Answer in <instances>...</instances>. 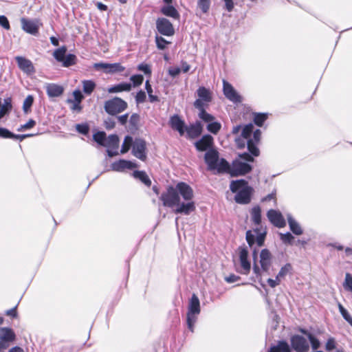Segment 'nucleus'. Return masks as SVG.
I'll use <instances>...</instances> for the list:
<instances>
[{
  "label": "nucleus",
  "mask_w": 352,
  "mask_h": 352,
  "mask_svg": "<svg viewBox=\"0 0 352 352\" xmlns=\"http://www.w3.org/2000/svg\"><path fill=\"white\" fill-rule=\"evenodd\" d=\"M0 25L6 30H9L10 28L8 19L3 15L0 16Z\"/></svg>",
  "instance_id": "63"
},
{
  "label": "nucleus",
  "mask_w": 352,
  "mask_h": 352,
  "mask_svg": "<svg viewBox=\"0 0 352 352\" xmlns=\"http://www.w3.org/2000/svg\"><path fill=\"white\" fill-rule=\"evenodd\" d=\"M291 344L292 348L297 352H307L309 349L307 340L299 335H295L292 337Z\"/></svg>",
  "instance_id": "11"
},
{
  "label": "nucleus",
  "mask_w": 352,
  "mask_h": 352,
  "mask_svg": "<svg viewBox=\"0 0 352 352\" xmlns=\"http://www.w3.org/2000/svg\"><path fill=\"white\" fill-rule=\"evenodd\" d=\"M133 175L135 178L139 179L142 183H144L147 186H151V182L145 172L135 170L133 172Z\"/></svg>",
  "instance_id": "31"
},
{
  "label": "nucleus",
  "mask_w": 352,
  "mask_h": 352,
  "mask_svg": "<svg viewBox=\"0 0 352 352\" xmlns=\"http://www.w3.org/2000/svg\"><path fill=\"white\" fill-rule=\"evenodd\" d=\"M12 108L10 99L8 98V99L5 100L4 104L1 105V103L0 104V111L7 114L10 110Z\"/></svg>",
  "instance_id": "52"
},
{
  "label": "nucleus",
  "mask_w": 352,
  "mask_h": 352,
  "mask_svg": "<svg viewBox=\"0 0 352 352\" xmlns=\"http://www.w3.org/2000/svg\"><path fill=\"white\" fill-rule=\"evenodd\" d=\"M208 169L214 173H224L229 168V163L223 158H220L219 152L214 149L206 151L204 156Z\"/></svg>",
  "instance_id": "3"
},
{
  "label": "nucleus",
  "mask_w": 352,
  "mask_h": 352,
  "mask_svg": "<svg viewBox=\"0 0 352 352\" xmlns=\"http://www.w3.org/2000/svg\"><path fill=\"white\" fill-rule=\"evenodd\" d=\"M146 93L144 91L140 90L137 93L135 96V102L137 104L143 103L146 101Z\"/></svg>",
  "instance_id": "54"
},
{
  "label": "nucleus",
  "mask_w": 352,
  "mask_h": 352,
  "mask_svg": "<svg viewBox=\"0 0 352 352\" xmlns=\"http://www.w3.org/2000/svg\"><path fill=\"white\" fill-rule=\"evenodd\" d=\"M133 145V138L131 136H126L122 145L121 153H126Z\"/></svg>",
  "instance_id": "40"
},
{
  "label": "nucleus",
  "mask_w": 352,
  "mask_h": 352,
  "mask_svg": "<svg viewBox=\"0 0 352 352\" xmlns=\"http://www.w3.org/2000/svg\"><path fill=\"white\" fill-rule=\"evenodd\" d=\"M35 124L36 122L34 120L31 119L25 124L21 125L20 127L18 129V131H22L24 130L32 129L35 126Z\"/></svg>",
  "instance_id": "55"
},
{
  "label": "nucleus",
  "mask_w": 352,
  "mask_h": 352,
  "mask_svg": "<svg viewBox=\"0 0 352 352\" xmlns=\"http://www.w3.org/2000/svg\"><path fill=\"white\" fill-rule=\"evenodd\" d=\"M221 128V124L218 122H210L207 126V129L210 133L217 134Z\"/></svg>",
  "instance_id": "41"
},
{
  "label": "nucleus",
  "mask_w": 352,
  "mask_h": 352,
  "mask_svg": "<svg viewBox=\"0 0 352 352\" xmlns=\"http://www.w3.org/2000/svg\"><path fill=\"white\" fill-rule=\"evenodd\" d=\"M145 89L148 95V99L151 102H155L159 101V98L157 96L153 95V89L149 82V80H146L145 82Z\"/></svg>",
  "instance_id": "38"
},
{
  "label": "nucleus",
  "mask_w": 352,
  "mask_h": 352,
  "mask_svg": "<svg viewBox=\"0 0 352 352\" xmlns=\"http://www.w3.org/2000/svg\"><path fill=\"white\" fill-rule=\"evenodd\" d=\"M181 68L178 67H172L168 68V74L172 78H175L176 76H177L181 73Z\"/></svg>",
  "instance_id": "57"
},
{
  "label": "nucleus",
  "mask_w": 352,
  "mask_h": 352,
  "mask_svg": "<svg viewBox=\"0 0 352 352\" xmlns=\"http://www.w3.org/2000/svg\"><path fill=\"white\" fill-rule=\"evenodd\" d=\"M254 232H256L257 234L256 238V242L258 246H262L263 245V243L265 241V232H264L263 233H258L259 230L258 228H256L254 230Z\"/></svg>",
  "instance_id": "51"
},
{
  "label": "nucleus",
  "mask_w": 352,
  "mask_h": 352,
  "mask_svg": "<svg viewBox=\"0 0 352 352\" xmlns=\"http://www.w3.org/2000/svg\"><path fill=\"white\" fill-rule=\"evenodd\" d=\"M125 69L120 63H109L108 74L122 72Z\"/></svg>",
  "instance_id": "36"
},
{
  "label": "nucleus",
  "mask_w": 352,
  "mask_h": 352,
  "mask_svg": "<svg viewBox=\"0 0 352 352\" xmlns=\"http://www.w3.org/2000/svg\"><path fill=\"white\" fill-rule=\"evenodd\" d=\"M197 5L204 13H206L210 6V0H198Z\"/></svg>",
  "instance_id": "47"
},
{
  "label": "nucleus",
  "mask_w": 352,
  "mask_h": 352,
  "mask_svg": "<svg viewBox=\"0 0 352 352\" xmlns=\"http://www.w3.org/2000/svg\"><path fill=\"white\" fill-rule=\"evenodd\" d=\"M74 101H76L78 102H81L83 99V96L80 90H75L73 92Z\"/></svg>",
  "instance_id": "64"
},
{
  "label": "nucleus",
  "mask_w": 352,
  "mask_h": 352,
  "mask_svg": "<svg viewBox=\"0 0 352 352\" xmlns=\"http://www.w3.org/2000/svg\"><path fill=\"white\" fill-rule=\"evenodd\" d=\"M67 102L72 104L71 109L72 111H80L81 110L80 102L74 101L72 99H68Z\"/></svg>",
  "instance_id": "60"
},
{
  "label": "nucleus",
  "mask_w": 352,
  "mask_h": 352,
  "mask_svg": "<svg viewBox=\"0 0 352 352\" xmlns=\"http://www.w3.org/2000/svg\"><path fill=\"white\" fill-rule=\"evenodd\" d=\"M261 132L259 129H256L254 133L252 138L248 140V148L250 153L254 156L259 155V150L256 146L261 138Z\"/></svg>",
  "instance_id": "15"
},
{
  "label": "nucleus",
  "mask_w": 352,
  "mask_h": 352,
  "mask_svg": "<svg viewBox=\"0 0 352 352\" xmlns=\"http://www.w3.org/2000/svg\"><path fill=\"white\" fill-rule=\"evenodd\" d=\"M292 270V265L289 263L285 264L281 267L279 272L277 274V278L281 280L285 276Z\"/></svg>",
  "instance_id": "39"
},
{
  "label": "nucleus",
  "mask_w": 352,
  "mask_h": 352,
  "mask_svg": "<svg viewBox=\"0 0 352 352\" xmlns=\"http://www.w3.org/2000/svg\"><path fill=\"white\" fill-rule=\"evenodd\" d=\"M22 29L27 33L36 36L38 34L39 28L42 23L39 19H29L22 18L21 19Z\"/></svg>",
  "instance_id": "7"
},
{
  "label": "nucleus",
  "mask_w": 352,
  "mask_h": 352,
  "mask_svg": "<svg viewBox=\"0 0 352 352\" xmlns=\"http://www.w3.org/2000/svg\"><path fill=\"white\" fill-rule=\"evenodd\" d=\"M76 131L83 135H87L89 131V126L87 124H78L76 126Z\"/></svg>",
  "instance_id": "53"
},
{
  "label": "nucleus",
  "mask_w": 352,
  "mask_h": 352,
  "mask_svg": "<svg viewBox=\"0 0 352 352\" xmlns=\"http://www.w3.org/2000/svg\"><path fill=\"white\" fill-rule=\"evenodd\" d=\"M230 190L235 192L234 200L240 204H247L251 201L253 188L248 185L245 179L232 181L230 185Z\"/></svg>",
  "instance_id": "2"
},
{
  "label": "nucleus",
  "mask_w": 352,
  "mask_h": 352,
  "mask_svg": "<svg viewBox=\"0 0 352 352\" xmlns=\"http://www.w3.org/2000/svg\"><path fill=\"white\" fill-rule=\"evenodd\" d=\"M267 118V113H257L254 116V121L257 126H261Z\"/></svg>",
  "instance_id": "44"
},
{
  "label": "nucleus",
  "mask_w": 352,
  "mask_h": 352,
  "mask_svg": "<svg viewBox=\"0 0 352 352\" xmlns=\"http://www.w3.org/2000/svg\"><path fill=\"white\" fill-rule=\"evenodd\" d=\"M339 311L342 317L352 326V317L344 307L340 304H338Z\"/></svg>",
  "instance_id": "43"
},
{
  "label": "nucleus",
  "mask_w": 352,
  "mask_h": 352,
  "mask_svg": "<svg viewBox=\"0 0 352 352\" xmlns=\"http://www.w3.org/2000/svg\"><path fill=\"white\" fill-rule=\"evenodd\" d=\"M155 43L157 48L160 50H164L166 47V45L170 43V42L167 41L163 37L158 36L155 37Z\"/></svg>",
  "instance_id": "46"
},
{
  "label": "nucleus",
  "mask_w": 352,
  "mask_h": 352,
  "mask_svg": "<svg viewBox=\"0 0 352 352\" xmlns=\"http://www.w3.org/2000/svg\"><path fill=\"white\" fill-rule=\"evenodd\" d=\"M66 52H67L66 47L62 46L61 47L56 50L54 52L53 56L57 61L61 63L63 60V59L65 58Z\"/></svg>",
  "instance_id": "34"
},
{
  "label": "nucleus",
  "mask_w": 352,
  "mask_h": 352,
  "mask_svg": "<svg viewBox=\"0 0 352 352\" xmlns=\"http://www.w3.org/2000/svg\"><path fill=\"white\" fill-rule=\"evenodd\" d=\"M171 128L174 130L177 131L180 135H183L185 132L184 129V122L177 115L173 116L169 121Z\"/></svg>",
  "instance_id": "21"
},
{
  "label": "nucleus",
  "mask_w": 352,
  "mask_h": 352,
  "mask_svg": "<svg viewBox=\"0 0 352 352\" xmlns=\"http://www.w3.org/2000/svg\"><path fill=\"white\" fill-rule=\"evenodd\" d=\"M94 140L101 146H104L105 141L107 139L106 133L103 131H98L94 134Z\"/></svg>",
  "instance_id": "37"
},
{
  "label": "nucleus",
  "mask_w": 352,
  "mask_h": 352,
  "mask_svg": "<svg viewBox=\"0 0 352 352\" xmlns=\"http://www.w3.org/2000/svg\"><path fill=\"white\" fill-rule=\"evenodd\" d=\"M12 133L8 129L0 127V138L4 139H11Z\"/></svg>",
  "instance_id": "56"
},
{
  "label": "nucleus",
  "mask_w": 352,
  "mask_h": 352,
  "mask_svg": "<svg viewBox=\"0 0 352 352\" xmlns=\"http://www.w3.org/2000/svg\"><path fill=\"white\" fill-rule=\"evenodd\" d=\"M156 28L157 31L162 35L170 36L175 34L173 24L166 18L157 19L156 21Z\"/></svg>",
  "instance_id": "9"
},
{
  "label": "nucleus",
  "mask_w": 352,
  "mask_h": 352,
  "mask_svg": "<svg viewBox=\"0 0 352 352\" xmlns=\"http://www.w3.org/2000/svg\"><path fill=\"white\" fill-rule=\"evenodd\" d=\"M138 69L140 71L143 72L146 75H151V69L150 68V66L147 64L141 63L138 66Z\"/></svg>",
  "instance_id": "58"
},
{
  "label": "nucleus",
  "mask_w": 352,
  "mask_h": 352,
  "mask_svg": "<svg viewBox=\"0 0 352 352\" xmlns=\"http://www.w3.org/2000/svg\"><path fill=\"white\" fill-rule=\"evenodd\" d=\"M76 56L74 54H69L65 55V58L61 62L63 66L65 67H68L69 66L74 65L76 64Z\"/></svg>",
  "instance_id": "35"
},
{
  "label": "nucleus",
  "mask_w": 352,
  "mask_h": 352,
  "mask_svg": "<svg viewBox=\"0 0 352 352\" xmlns=\"http://www.w3.org/2000/svg\"><path fill=\"white\" fill-rule=\"evenodd\" d=\"M119 145V138L117 135H110L107 138L104 146L107 147L108 155L113 157L118 154L117 151L113 152V149H118Z\"/></svg>",
  "instance_id": "17"
},
{
  "label": "nucleus",
  "mask_w": 352,
  "mask_h": 352,
  "mask_svg": "<svg viewBox=\"0 0 352 352\" xmlns=\"http://www.w3.org/2000/svg\"><path fill=\"white\" fill-rule=\"evenodd\" d=\"M246 241L250 247L254 243L255 236L251 230H248L246 232Z\"/></svg>",
  "instance_id": "59"
},
{
  "label": "nucleus",
  "mask_w": 352,
  "mask_h": 352,
  "mask_svg": "<svg viewBox=\"0 0 352 352\" xmlns=\"http://www.w3.org/2000/svg\"><path fill=\"white\" fill-rule=\"evenodd\" d=\"M132 85L129 82H121L108 88V92L110 94L118 93L122 91H129L131 90Z\"/></svg>",
  "instance_id": "27"
},
{
  "label": "nucleus",
  "mask_w": 352,
  "mask_h": 352,
  "mask_svg": "<svg viewBox=\"0 0 352 352\" xmlns=\"http://www.w3.org/2000/svg\"><path fill=\"white\" fill-rule=\"evenodd\" d=\"M94 67L97 70L104 69L106 73H108L109 63H97L94 65Z\"/></svg>",
  "instance_id": "62"
},
{
  "label": "nucleus",
  "mask_w": 352,
  "mask_h": 352,
  "mask_svg": "<svg viewBox=\"0 0 352 352\" xmlns=\"http://www.w3.org/2000/svg\"><path fill=\"white\" fill-rule=\"evenodd\" d=\"M130 80L133 82V87H138L142 83L144 77L141 74L133 75L131 76Z\"/></svg>",
  "instance_id": "48"
},
{
  "label": "nucleus",
  "mask_w": 352,
  "mask_h": 352,
  "mask_svg": "<svg viewBox=\"0 0 352 352\" xmlns=\"http://www.w3.org/2000/svg\"><path fill=\"white\" fill-rule=\"evenodd\" d=\"M212 144L213 138L210 135H205L199 141L195 142V147L198 151H208Z\"/></svg>",
  "instance_id": "18"
},
{
  "label": "nucleus",
  "mask_w": 352,
  "mask_h": 352,
  "mask_svg": "<svg viewBox=\"0 0 352 352\" xmlns=\"http://www.w3.org/2000/svg\"><path fill=\"white\" fill-rule=\"evenodd\" d=\"M239 260L241 263V266L242 267V270L241 271V273L243 274H248L251 265L250 261L248 260V251L245 248H239Z\"/></svg>",
  "instance_id": "16"
},
{
  "label": "nucleus",
  "mask_w": 352,
  "mask_h": 352,
  "mask_svg": "<svg viewBox=\"0 0 352 352\" xmlns=\"http://www.w3.org/2000/svg\"><path fill=\"white\" fill-rule=\"evenodd\" d=\"M200 302L198 297L194 294L189 301L187 312V324L188 329L192 332L194 324L197 321V316L200 314Z\"/></svg>",
  "instance_id": "5"
},
{
  "label": "nucleus",
  "mask_w": 352,
  "mask_h": 352,
  "mask_svg": "<svg viewBox=\"0 0 352 352\" xmlns=\"http://www.w3.org/2000/svg\"><path fill=\"white\" fill-rule=\"evenodd\" d=\"M239 158L234 160L231 165L229 164V168L226 172L230 174L232 176L243 175L252 170V166L244 161L253 162V157L248 153H244L239 155Z\"/></svg>",
  "instance_id": "4"
},
{
  "label": "nucleus",
  "mask_w": 352,
  "mask_h": 352,
  "mask_svg": "<svg viewBox=\"0 0 352 352\" xmlns=\"http://www.w3.org/2000/svg\"><path fill=\"white\" fill-rule=\"evenodd\" d=\"M16 338L14 331L8 327L0 328V340L6 342H13Z\"/></svg>",
  "instance_id": "24"
},
{
  "label": "nucleus",
  "mask_w": 352,
  "mask_h": 352,
  "mask_svg": "<svg viewBox=\"0 0 352 352\" xmlns=\"http://www.w3.org/2000/svg\"><path fill=\"white\" fill-rule=\"evenodd\" d=\"M223 91L225 96L234 103L242 101L241 96L236 92L232 85L226 80H223Z\"/></svg>",
  "instance_id": "10"
},
{
  "label": "nucleus",
  "mask_w": 352,
  "mask_h": 352,
  "mask_svg": "<svg viewBox=\"0 0 352 352\" xmlns=\"http://www.w3.org/2000/svg\"><path fill=\"white\" fill-rule=\"evenodd\" d=\"M199 97L194 102V106L197 109H201L211 101V92L204 87H200L197 91Z\"/></svg>",
  "instance_id": "8"
},
{
  "label": "nucleus",
  "mask_w": 352,
  "mask_h": 352,
  "mask_svg": "<svg viewBox=\"0 0 352 352\" xmlns=\"http://www.w3.org/2000/svg\"><path fill=\"white\" fill-rule=\"evenodd\" d=\"M300 331L303 334L306 335L307 337L309 338V342L311 344V347L314 350H316L320 347V343L319 340L316 337H314L311 333H309L305 329H300Z\"/></svg>",
  "instance_id": "32"
},
{
  "label": "nucleus",
  "mask_w": 352,
  "mask_h": 352,
  "mask_svg": "<svg viewBox=\"0 0 352 352\" xmlns=\"http://www.w3.org/2000/svg\"><path fill=\"white\" fill-rule=\"evenodd\" d=\"M188 135L191 138L198 137L202 132V125L199 122L190 125L186 129Z\"/></svg>",
  "instance_id": "26"
},
{
  "label": "nucleus",
  "mask_w": 352,
  "mask_h": 352,
  "mask_svg": "<svg viewBox=\"0 0 352 352\" xmlns=\"http://www.w3.org/2000/svg\"><path fill=\"white\" fill-rule=\"evenodd\" d=\"M34 98L32 95H28L23 101V109L25 113H28L33 104Z\"/></svg>",
  "instance_id": "42"
},
{
  "label": "nucleus",
  "mask_w": 352,
  "mask_h": 352,
  "mask_svg": "<svg viewBox=\"0 0 352 352\" xmlns=\"http://www.w3.org/2000/svg\"><path fill=\"white\" fill-rule=\"evenodd\" d=\"M15 60L19 69L28 75H31L35 72L34 67L32 61L23 56H16Z\"/></svg>",
  "instance_id": "13"
},
{
  "label": "nucleus",
  "mask_w": 352,
  "mask_h": 352,
  "mask_svg": "<svg viewBox=\"0 0 352 352\" xmlns=\"http://www.w3.org/2000/svg\"><path fill=\"white\" fill-rule=\"evenodd\" d=\"M83 92L87 95H90L96 88V83L91 80H85L82 81Z\"/></svg>",
  "instance_id": "30"
},
{
  "label": "nucleus",
  "mask_w": 352,
  "mask_h": 352,
  "mask_svg": "<svg viewBox=\"0 0 352 352\" xmlns=\"http://www.w3.org/2000/svg\"><path fill=\"white\" fill-rule=\"evenodd\" d=\"M145 150V141L141 139H136L134 142H133L132 153L134 156L142 161H144L146 158Z\"/></svg>",
  "instance_id": "12"
},
{
  "label": "nucleus",
  "mask_w": 352,
  "mask_h": 352,
  "mask_svg": "<svg viewBox=\"0 0 352 352\" xmlns=\"http://www.w3.org/2000/svg\"><path fill=\"white\" fill-rule=\"evenodd\" d=\"M136 168V164L131 161L120 160L111 164V168L115 171H123L125 169H133Z\"/></svg>",
  "instance_id": "19"
},
{
  "label": "nucleus",
  "mask_w": 352,
  "mask_h": 352,
  "mask_svg": "<svg viewBox=\"0 0 352 352\" xmlns=\"http://www.w3.org/2000/svg\"><path fill=\"white\" fill-rule=\"evenodd\" d=\"M343 287L346 290L352 292V276L349 273H346L345 275Z\"/></svg>",
  "instance_id": "45"
},
{
  "label": "nucleus",
  "mask_w": 352,
  "mask_h": 352,
  "mask_svg": "<svg viewBox=\"0 0 352 352\" xmlns=\"http://www.w3.org/2000/svg\"><path fill=\"white\" fill-rule=\"evenodd\" d=\"M104 108L109 115H116L127 108V103L120 98H113L104 102Z\"/></svg>",
  "instance_id": "6"
},
{
  "label": "nucleus",
  "mask_w": 352,
  "mask_h": 352,
  "mask_svg": "<svg viewBox=\"0 0 352 352\" xmlns=\"http://www.w3.org/2000/svg\"><path fill=\"white\" fill-rule=\"evenodd\" d=\"M270 221L278 228H283L286 225L285 219L282 214L275 210H270L267 214Z\"/></svg>",
  "instance_id": "14"
},
{
  "label": "nucleus",
  "mask_w": 352,
  "mask_h": 352,
  "mask_svg": "<svg viewBox=\"0 0 352 352\" xmlns=\"http://www.w3.org/2000/svg\"><path fill=\"white\" fill-rule=\"evenodd\" d=\"M199 112V118L202 120L204 122H207V123H210V122H212L214 120V117L213 116H212L211 114L207 113L205 109H204V107H202L201 109H198Z\"/></svg>",
  "instance_id": "33"
},
{
  "label": "nucleus",
  "mask_w": 352,
  "mask_h": 352,
  "mask_svg": "<svg viewBox=\"0 0 352 352\" xmlns=\"http://www.w3.org/2000/svg\"><path fill=\"white\" fill-rule=\"evenodd\" d=\"M252 221L254 225L258 226L261 222V210L259 206H254L250 212Z\"/></svg>",
  "instance_id": "29"
},
{
  "label": "nucleus",
  "mask_w": 352,
  "mask_h": 352,
  "mask_svg": "<svg viewBox=\"0 0 352 352\" xmlns=\"http://www.w3.org/2000/svg\"><path fill=\"white\" fill-rule=\"evenodd\" d=\"M193 197L192 188L184 182H179L175 187L168 186L166 191L162 193L160 199L164 206L175 208V213L188 215L196 208Z\"/></svg>",
  "instance_id": "1"
},
{
  "label": "nucleus",
  "mask_w": 352,
  "mask_h": 352,
  "mask_svg": "<svg viewBox=\"0 0 352 352\" xmlns=\"http://www.w3.org/2000/svg\"><path fill=\"white\" fill-rule=\"evenodd\" d=\"M280 238L284 243H288V244H292L294 239V237L292 236V234L290 232H287L285 234L280 233Z\"/></svg>",
  "instance_id": "50"
},
{
  "label": "nucleus",
  "mask_w": 352,
  "mask_h": 352,
  "mask_svg": "<svg viewBox=\"0 0 352 352\" xmlns=\"http://www.w3.org/2000/svg\"><path fill=\"white\" fill-rule=\"evenodd\" d=\"M45 89L46 92L50 97L60 96L64 91V89L62 86L54 83L47 84Z\"/></svg>",
  "instance_id": "23"
},
{
  "label": "nucleus",
  "mask_w": 352,
  "mask_h": 352,
  "mask_svg": "<svg viewBox=\"0 0 352 352\" xmlns=\"http://www.w3.org/2000/svg\"><path fill=\"white\" fill-rule=\"evenodd\" d=\"M271 262L272 255L270 251L267 249L262 250L260 254V264L261 269L265 272L268 271L271 266Z\"/></svg>",
  "instance_id": "20"
},
{
  "label": "nucleus",
  "mask_w": 352,
  "mask_h": 352,
  "mask_svg": "<svg viewBox=\"0 0 352 352\" xmlns=\"http://www.w3.org/2000/svg\"><path fill=\"white\" fill-rule=\"evenodd\" d=\"M336 348V342L333 338L328 339L326 345L325 349L328 351H331Z\"/></svg>",
  "instance_id": "61"
},
{
  "label": "nucleus",
  "mask_w": 352,
  "mask_h": 352,
  "mask_svg": "<svg viewBox=\"0 0 352 352\" xmlns=\"http://www.w3.org/2000/svg\"><path fill=\"white\" fill-rule=\"evenodd\" d=\"M287 221L291 231L296 235H300L303 230L300 224L290 215H287Z\"/></svg>",
  "instance_id": "28"
},
{
  "label": "nucleus",
  "mask_w": 352,
  "mask_h": 352,
  "mask_svg": "<svg viewBox=\"0 0 352 352\" xmlns=\"http://www.w3.org/2000/svg\"><path fill=\"white\" fill-rule=\"evenodd\" d=\"M161 12L168 17H171L174 19H179L180 15L176 8L170 4H167L162 7L160 10Z\"/></svg>",
  "instance_id": "25"
},
{
  "label": "nucleus",
  "mask_w": 352,
  "mask_h": 352,
  "mask_svg": "<svg viewBox=\"0 0 352 352\" xmlns=\"http://www.w3.org/2000/svg\"><path fill=\"white\" fill-rule=\"evenodd\" d=\"M254 126L252 124H249L245 125L241 133V136L243 138V140H246L248 142V139H250L251 134L253 131ZM236 144L239 148H243L245 146V142L244 140H241V138H238L236 140Z\"/></svg>",
  "instance_id": "22"
},
{
  "label": "nucleus",
  "mask_w": 352,
  "mask_h": 352,
  "mask_svg": "<svg viewBox=\"0 0 352 352\" xmlns=\"http://www.w3.org/2000/svg\"><path fill=\"white\" fill-rule=\"evenodd\" d=\"M278 352H291L289 344L285 341H280L275 346Z\"/></svg>",
  "instance_id": "49"
}]
</instances>
